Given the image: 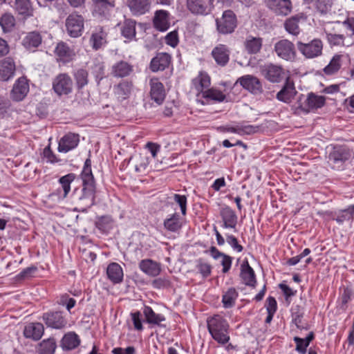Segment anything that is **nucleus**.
I'll list each match as a JSON object with an SVG mask.
<instances>
[{
    "mask_svg": "<svg viewBox=\"0 0 354 354\" xmlns=\"http://www.w3.org/2000/svg\"><path fill=\"white\" fill-rule=\"evenodd\" d=\"M35 115L40 119L46 118L48 115V105L44 102H39L37 104Z\"/></svg>",
    "mask_w": 354,
    "mask_h": 354,
    "instance_id": "69168bd1",
    "label": "nucleus"
},
{
    "mask_svg": "<svg viewBox=\"0 0 354 354\" xmlns=\"http://www.w3.org/2000/svg\"><path fill=\"white\" fill-rule=\"evenodd\" d=\"M139 268L145 274L151 276H158L161 271L160 263L149 259H142L139 263Z\"/></svg>",
    "mask_w": 354,
    "mask_h": 354,
    "instance_id": "e433bc0d",
    "label": "nucleus"
},
{
    "mask_svg": "<svg viewBox=\"0 0 354 354\" xmlns=\"http://www.w3.org/2000/svg\"><path fill=\"white\" fill-rule=\"evenodd\" d=\"M172 58L167 53H157L151 59L149 64V69L153 73L163 71L169 68L171 64Z\"/></svg>",
    "mask_w": 354,
    "mask_h": 354,
    "instance_id": "2eb2a0df",
    "label": "nucleus"
},
{
    "mask_svg": "<svg viewBox=\"0 0 354 354\" xmlns=\"http://www.w3.org/2000/svg\"><path fill=\"white\" fill-rule=\"evenodd\" d=\"M80 142L79 134L74 133H68L64 135L59 141L58 151L67 153L76 148Z\"/></svg>",
    "mask_w": 354,
    "mask_h": 354,
    "instance_id": "412c9836",
    "label": "nucleus"
},
{
    "mask_svg": "<svg viewBox=\"0 0 354 354\" xmlns=\"http://www.w3.org/2000/svg\"><path fill=\"white\" fill-rule=\"evenodd\" d=\"M106 274L108 279L114 284L120 283L123 280V270L118 263L113 262L107 266Z\"/></svg>",
    "mask_w": 354,
    "mask_h": 354,
    "instance_id": "c9c22d12",
    "label": "nucleus"
},
{
    "mask_svg": "<svg viewBox=\"0 0 354 354\" xmlns=\"http://www.w3.org/2000/svg\"><path fill=\"white\" fill-rule=\"evenodd\" d=\"M196 268L203 278H207L212 273V266L204 261L203 259L196 260Z\"/></svg>",
    "mask_w": 354,
    "mask_h": 354,
    "instance_id": "bf43d9fd",
    "label": "nucleus"
},
{
    "mask_svg": "<svg viewBox=\"0 0 354 354\" xmlns=\"http://www.w3.org/2000/svg\"><path fill=\"white\" fill-rule=\"evenodd\" d=\"M150 97L157 104L160 105L165 101L166 97L165 89L163 84L157 77H152L149 81Z\"/></svg>",
    "mask_w": 354,
    "mask_h": 354,
    "instance_id": "f3484780",
    "label": "nucleus"
},
{
    "mask_svg": "<svg viewBox=\"0 0 354 354\" xmlns=\"http://www.w3.org/2000/svg\"><path fill=\"white\" fill-rule=\"evenodd\" d=\"M164 228L173 233L180 231L183 226V221L178 213L175 212L169 215L163 221Z\"/></svg>",
    "mask_w": 354,
    "mask_h": 354,
    "instance_id": "2f4dec72",
    "label": "nucleus"
},
{
    "mask_svg": "<svg viewBox=\"0 0 354 354\" xmlns=\"http://www.w3.org/2000/svg\"><path fill=\"white\" fill-rule=\"evenodd\" d=\"M202 97L206 100L205 104L209 103L210 101L222 102L226 98L225 95L221 91L214 88H210L205 90L204 92H202ZM201 103L202 104H205V102H203Z\"/></svg>",
    "mask_w": 354,
    "mask_h": 354,
    "instance_id": "de8ad7c7",
    "label": "nucleus"
},
{
    "mask_svg": "<svg viewBox=\"0 0 354 354\" xmlns=\"http://www.w3.org/2000/svg\"><path fill=\"white\" fill-rule=\"evenodd\" d=\"M84 17L77 12L70 14L66 19L65 26L67 34L73 38L80 37L84 31Z\"/></svg>",
    "mask_w": 354,
    "mask_h": 354,
    "instance_id": "423d86ee",
    "label": "nucleus"
},
{
    "mask_svg": "<svg viewBox=\"0 0 354 354\" xmlns=\"http://www.w3.org/2000/svg\"><path fill=\"white\" fill-rule=\"evenodd\" d=\"M299 52L306 59H314L322 55L324 44L320 39L315 38L309 42H297Z\"/></svg>",
    "mask_w": 354,
    "mask_h": 354,
    "instance_id": "20e7f679",
    "label": "nucleus"
},
{
    "mask_svg": "<svg viewBox=\"0 0 354 354\" xmlns=\"http://www.w3.org/2000/svg\"><path fill=\"white\" fill-rule=\"evenodd\" d=\"M81 340L78 335L73 332H68L64 335L60 341V347L64 351H70L78 347Z\"/></svg>",
    "mask_w": 354,
    "mask_h": 354,
    "instance_id": "7c9ffc66",
    "label": "nucleus"
},
{
    "mask_svg": "<svg viewBox=\"0 0 354 354\" xmlns=\"http://www.w3.org/2000/svg\"><path fill=\"white\" fill-rule=\"evenodd\" d=\"M126 5L133 16L139 17L149 12L151 0H127Z\"/></svg>",
    "mask_w": 354,
    "mask_h": 354,
    "instance_id": "a211bd4d",
    "label": "nucleus"
},
{
    "mask_svg": "<svg viewBox=\"0 0 354 354\" xmlns=\"http://www.w3.org/2000/svg\"><path fill=\"white\" fill-rule=\"evenodd\" d=\"M153 26L160 32L167 30L170 26L169 12L165 10H158L154 13Z\"/></svg>",
    "mask_w": 354,
    "mask_h": 354,
    "instance_id": "cd10ccee",
    "label": "nucleus"
},
{
    "mask_svg": "<svg viewBox=\"0 0 354 354\" xmlns=\"http://www.w3.org/2000/svg\"><path fill=\"white\" fill-rule=\"evenodd\" d=\"M133 82L128 80H122L114 86V93L120 101L129 98L133 89Z\"/></svg>",
    "mask_w": 354,
    "mask_h": 354,
    "instance_id": "72a5a7b5",
    "label": "nucleus"
},
{
    "mask_svg": "<svg viewBox=\"0 0 354 354\" xmlns=\"http://www.w3.org/2000/svg\"><path fill=\"white\" fill-rule=\"evenodd\" d=\"M178 42V35L176 30L171 31L165 36V43L173 48L176 47Z\"/></svg>",
    "mask_w": 354,
    "mask_h": 354,
    "instance_id": "0e129e2a",
    "label": "nucleus"
},
{
    "mask_svg": "<svg viewBox=\"0 0 354 354\" xmlns=\"http://www.w3.org/2000/svg\"><path fill=\"white\" fill-rule=\"evenodd\" d=\"M136 21L133 19H125L121 27L122 35L128 40H132L136 37Z\"/></svg>",
    "mask_w": 354,
    "mask_h": 354,
    "instance_id": "8fccbe9b",
    "label": "nucleus"
},
{
    "mask_svg": "<svg viewBox=\"0 0 354 354\" xmlns=\"http://www.w3.org/2000/svg\"><path fill=\"white\" fill-rule=\"evenodd\" d=\"M37 271V267L35 266H31L24 269L17 275H16V279L17 281L24 280L30 278Z\"/></svg>",
    "mask_w": 354,
    "mask_h": 354,
    "instance_id": "052dcab7",
    "label": "nucleus"
},
{
    "mask_svg": "<svg viewBox=\"0 0 354 354\" xmlns=\"http://www.w3.org/2000/svg\"><path fill=\"white\" fill-rule=\"evenodd\" d=\"M75 174L73 173L68 174L59 179V183L63 190L62 197L66 198L71 191V184L75 179Z\"/></svg>",
    "mask_w": 354,
    "mask_h": 354,
    "instance_id": "4d7b16f0",
    "label": "nucleus"
},
{
    "mask_svg": "<svg viewBox=\"0 0 354 354\" xmlns=\"http://www.w3.org/2000/svg\"><path fill=\"white\" fill-rule=\"evenodd\" d=\"M302 2L304 5H313L321 15L328 13L333 6V0H302Z\"/></svg>",
    "mask_w": 354,
    "mask_h": 354,
    "instance_id": "c03bdc74",
    "label": "nucleus"
},
{
    "mask_svg": "<svg viewBox=\"0 0 354 354\" xmlns=\"http://www.w3.org/2000/svg\"><path fill=\"white\" fill-rule=\"evenodd\" d=\"M354 296V290L351 285L343 286L339 288V308L345 311L348 308V304Z\"/></svg>",
    "mask_w": 354,
    "mask_h": 354,
    "instance_id": "4c0bfd02",
    "label": "nucleus"
},
{
    "mask_svg": "<svg viewBox=\"0 0 354 354\" xmlns=\"http://www.w3.org/2000/svg\"><path fill=\"white\" fill-rule=\"evenodd\" d=\"M351 157L349 149L345 146H337L334 147L333 151L329 153L328 160L330 162L337 165H342Z\"/></svg>",
    "mask_w": 354,
    "mask_h": 354,
    "instance_id": "4be33fe9",
    "label": "nucleus"
},
{
    "mask_svg": "<svg viewBox=\"0 0 354 354\" xmlns=\"http://www.w3.org/2000/svg\"><path fill=\"white\" fill-rule=\"evenodd\" d=\"M0 26L5 33L10 32L15 26V19L11 13H4L0 17Z\"/></svg>",
    "mask_w": 354,
    "mask_h": 354,
    "instance_id": "6e6d98bb",
    "label": "nucleus"
},
{
    "mask_svg": "<svg viewBox=\"0 0 354 354\" xmlns=\"http://www.w3.org/2000/svg\"><path fill=\"white\" fill-rule=\"evenodd\" d=\"M214 0H187V9L194 15H207L214 8Z\"/></svg>",
    "mask_w": 354,
    "mask_h": 354,
    "instance_id": "f8f14e48",
    "label": "nucleus"
},
{
    "mask_svg": "<svg viewBox=\"0 0 354 354\" xmlns=\"http://www.w3.org/2000/svg\"><path fill=\"white\" fill-rule=\"evenodd\" d=\"M91 153L86 159L82 171L80 175L82 187L75 188L71 195V201L74 205V211L86 212L95 203L96 182L91 169Z\"/></svg>",
    "mask_w": 354,
    "mask_h": 354,
    "instance_id": "f257e3e1",
    "label": "nucleus"
},
{
    "mask_svg": "<svg viewBox=\"0 0 354 354\" xmlns=\"http://www.w3.org/2000/svg\"><path fill=\"white\" fill-rule=\"evenodd\" d=\"M335 23L342 24V26L347 30L351 32V35L354 36V17H347L344 21H337Z\"/></svg>",
    "mask_w": 354,
    "mask_h": 354,
    "instance_id": "774afa93",
    "label": "nucleus"
},
{
    "mask_svg": "<svg viewBox=\"0 0 354 354\" xmlns=\"http://www.w3.org/2000/svg\"><path fill=\"white\" fill-rule=\"evenodd\" d=\"M108 34L102 26H97L91 32L89 44L93 50H98L107 44Z\"/></svg>",
    "mask_w": 354,
    "mask_h": 354,
    "instance_id": "6ab92c4d",
    "label": "nucleus"
},
{
    "mask_svg": "<svg viewBox=\"0 0 354 354\" xmlns=\"http://www.w3.org/2000/svg\"><path fill=\"white\" fill-rule=\"evenodd\" d=\"M42 320L47 327L53 329H63L67 325V319L60 310H50L44 313L42 315Z\"/></svg>",
    "mask_w": 354,
    "mask_h": 354,
    "instance_id": "6e6552de",
    "label": "nucleus"
},
{
    "mask_svg": "<svg viewBox=\"0 0 354 354\" xmlns=\"http://www.w3.org/2000/svg\"><path fill=\"white\" fill-rule=\"evenodd\" d=\"M113 220L110 215L97 216L95 221V227L102 233L107 234L113 228Z\"/></svg>",
    "mask_w": 354,
    "mask_h": 354,
    "instance_id": "79ce46f5",
    "label": "nucleus"
},
{
    "mask_svg": "<svg viewBox=\"0 0 354 354\" xmlns=\"http://www.w3.org/2000/svg\"><path fill=\"white\" fill-rule=\"evenodd\" d=\"M250 93L257 95L263 92L261 81L257 77L252 75H246L239 77L236 82Z\"/></svg>",
    "mask_w": 354,
    "mask_h": 354,
    "instance_id": "4468645a",
    "label": "nucleus"
},
{
    "mask_svg": "<svg viewBox=\"0 0 354 354\" xmlns=\"http://www.w3.org/2000/svg\"><path fill=\"white\" fill-rule=\"evenodd\" d=\"M43 37L38 30H32L26 34L21 41L23 47L30 51L36 52L41 46Z\"/></svg>",
    "mask_w": 354,
    "mask_h": 354,
    "instance_id": "dca6fc26",
    "label": "nucleus"
},
{
    "mask_svg": "<svg viewBox=\"0 0 354 354\" xmlns=\"http://www.w3.org/2000/svg\"><path fill=\"white\" fill-rule=\"evenodd\" d=\"M44 333V327L41 323L33 322L27 324L24 330V335L26 338L39 340Z\"/></svg>",
    "mask_w": 354,
    "mask_h": 354,
    "instance_id": "473e14b6",
    "label": "nucleus"
},
{
    "mask_svg": "<svg viewBox=\"0 0 354 354\" xmlns=\"http://www.w3.org/2000/svg\"><path fill=\"white\" fill-rule=\"evenodd\" d=\"M133 73V66L128 62L120 60L111 66V74L116 78H124Z\"/></svg>",
    "mask_w": 354,
    "mask_h": 354,
    "instance_id": "393cba45",
    "label": "nucleus"
},
{
    "mask_svg": "<svg viewBox=\"0 0 354 354\" xmlns=\"http://www.w3.org/2000/svg\"><path fill=\"white\" fill-rule=\"evenodd\" d=\"M238 297L239 292L235 288L232 287L228 288L222 297V303L223 307L225 308H232L234 306L235 301Z\"/></svg>",
    "mask_w": 354,
    "mask_h": 354,
    "instance_id": "5fc2aeb1",
    "label": "nucleus"
},
{
    "mask_svg": "<svg viewBox=\"0 0 354 354\" xmlns=\"http://www.w3.org/2000/svg\"><path fill=\"white\" fill-rule=\"evenodd\" d=\"M94 12L99 15L106 16L115 7V1L110 0H93Z\"/></svg>",
    "mask_w": 354,
    "mask_h": 354,
    "instance_id": "37998d69",
    "label": "nucleus"
},
{
    "mask_svg": "<svg viewBox=\"0 0 354 354\" xmlns=\"http://www.w3.org/2000/svg\"><path fill=\"white\" fill-rule=\"evenodd\" d=\"M174 200L179 205L182 215L185 216L187 214V197L185 195L175 194Z\"/></svg>",
    "mask_w": 354,
    "mask_h": 354,
    "instance_id": "e2e57ef3",
    "label": "nucleus"
},
{
    "mask_svg": "<svg viewBox=\"0 0 354 354\" xmlns=\"http://www.w3.org/2000/svg\"><path fill=\"white\" fill-rule=\"evenodd\" d=\"M57 348V342L55 337H50L43 339L36 347L39 354H54Z\"/></svg>",
    "mask_w": 354,
    "mask_h": 354,
    "instance_id": "a18cd8bd",
    "label": "nucleus"
},
{
    "mask_svg": "<svg viewBox=\"0 0 354 354\" xmlns=\"http://www.w3.org/2000/svg\"><path fill=\"white\" fill-rule=\"evenodd\" d=\"M240 277L245 286L253 288L256 287V274L247 259L244 260L241 265Z\"/></svg>",
    "mask_w": 354,
    "mask_h": 354,
    "instance_id": "a878e982",
    "label": "nucleus"
},
{
    "mask_svg": "<svg viewBox=\"0 0 354 354\" xmlns=\"http://www.w3.org/2000/svg\"><path fill=\"white\" fill-rule=\"evenodd\" d=\"M261 73L264 77L272 83H279L286 76L285 71L281 66L272 63L266 64L261 69Z\"/></svg>",
    "mask_w": 354,
    "mask_h": 354,
    "instance_id": "9b49d317",
    "label": "nucleus"
},
{
    "mask_svg": "<svg viewBox=\"0 0 354 354\" xmlns=\"http://www.w3.org/2000/svg\"><path fill=\"white\" fill-rule=\"evenodd\" d=\"M131 319L134 328L137 330H142L143 326L142 322V315L140 311H136L131 313Z\"/></svg>",
    "mask_w": 354,
    "mask_h": 354,
    "instance_id": "338daca9",
    "label": "nucleus"
},
{
    "mask_svg": "<svg viewBox=\"0 0 354 354\" xmlns=\"http://www.w3.org/2000/svg\"><path fill=\"white\" fill-rule=\"evenodd\" d=\"M143 314L145 315L146 322L149 324L164 328L166 327V325L161 324V322L166 320L165 315L156 313L150 306H145L143 308Z\"/></svg>",
    "mask_w": 354,
    "mask_h": 354,
    "instance_id": "f704fd0d",
    "label": "nucleus"
},
{
    "mask_svg": "<svg viewBox=\"0 0 354 354\" xmlns=\"http://www.w3.org/2000/svg\"><path fill=\"white\" fill-rule=\"evenodd\" d=\"M268 8L278 16H287L292 10L290 0H264Z\"/></svg>",
    "mask_w": 354,
    "mask_h": 354,
    "instance_id": "ddd939ff",
    "label": "nucleus"
},
{
    "mask_svg": "<svg viewBox=\"0 0 354 354\" xmlns=\"http://www.w3.org/2000/svg\"><path fill=\"white\" fill-rule=\"evenodd\" d=\"M307 20V15L304 12H299L286 19L284 28L293 36H297L300 32L299 23L305 22Z\"/></svg>",
    "mask_w": 354,
    "mask_h": 354,
    "instance_id": "aec40b11",
    "label": "nucleus"
},
{
    "mask_svg": "<svg viewBox=\"0 0 354 354\" xmlns=\"http://www.w3.org/2000/svg\"><path fill=\"white\" fill-rule=\"evenodd\" d=\"M207 326L212 337L218 344L224 345L230 341V325L223 315L216 314L209 317Z\"/></svg>",
    "mask_w": 354,
    "mask_h": 354,
    "instance_id": "f03ea898",
    "label": "nucleus"
},
{
    "mask_svg": "<svg viewBox=\"0 0 354 354\" xmlns=\"http://www.w3.org/2000/svg\"><path fill=\"white\" fill-rule=\"evenodd\" d=\"M304 97L303 94L299 97L297 103L298 108L304 113H309L310 111L317 110L322 108L326 104V97L322 95H318L310 92L308 94L304 102H302V98Z\"/></svg>",
    "mask_w": 354,
    "mask_h": 354,
    "instance_id": "39448f33",
    "label": "nucleus"
},
{
    "mask_svg": "<svg viewBox=\"0 0 354 354\" xmlns=\"http://www.w3.org/2000/svg\"><path fill=\"white\" fill-rule=\"evenodd\" d=\"M16 71V66L13 58L7 57L0 63V79L8 81L12 78Z\"/></svg>",
    "mask_w": 354,
    "mask_h": 354,
    "instance_id": "c756f323",
    "label": "nucleus"
},
{
    "mask_svg": "<svg viewBox=\"0 0 354 354\" xmlns=\"http://www.w3.org/2000/svg\"><path fill=\"white\" fill-rule=\"evenodd\" d=\"M220 216L223 221L222 227L223 228L233 229L236 231V225L238 223V216L236 212L229 206H225L220 209Z\"/></svg>",
    "mask_w": 354,
    "mask_h": 354,
    "instance_id": "b1692460",
    "label": "nucleus"
},
{
    "mask_svg": "<svg viewBox=\"0 0 354 354\" xmlns=\"http://www.w3.org/2000/svg\"><path fill=\"white\" fill-rule=\"evenodd\" d=\"M326 39L330 46H344L346 37L343 34H335L325 31Z\"/></svg>",
    "mask_w": 354,
    "mask_h": 354,
    "instance_id": "13d9d810",
    "label": "nucleus"
},
{
    "mask_svg": "<svg viewBox=\"0 0 354 354\" xmlns=\"http://www.w3.org/2000/svg\"><path fill=\"white\" fill-rule=\"evenodd\" d=\"M297 93L294 82L290 81V77H287L284 85L277 94V99L284 103H290Z\"/></svg>",
    "mask_w": 354,
    "mask_h": 354,
    "instance_id": "5701e85b",
    "label": "nucleus"
},
{
    "mask_svg": "<svg viewBox=\"0 0 354 354\" xmlns=\"http://www.w3.org/2000/svg\"><path fill=\"white\" fill-rule=\"evenodd\" d=\"M73 78L75 86L78 91H80L88 82V72L84 68H78L73 73Z\"/></svg>",
    "mask_w": 354,
    "mask_h": 354,
    "instance_id": "3c124183",
    "label": "nucleus"
},
{
    "mask_svg": "<svg viewBox=\"0 0 354 354\" xmlns=\"http://www.w3.org/2000/svg\"><path fill=\"white\" fill-rule=\"evenodd\" d=\"M342 57V55L335 54L330 59L329 64L323 69L324 73L327 75L337 73L341 68Z\"/></svg>",
    "mask_w": 354,
    "mask_h": 354,
    "instance_id": "603ef678",
    "label": "nucleus"
},
{
    "mask_svg": "<svg viewBox=\"0 0 354 354\" xmlns=\"http://www.w3.org/2000/svg\"><path fill=\"white\" fill-rule=\"evenodd\" d=\"M28 80L26 77L18 78L13 84L10 93V97L14 102H21L29 93Z\"/></svg>",
    "mask_w": 354,
    "mask_h": 354,
    "instance_id": "9d476101",
    "label": "nucleus"
},
{
    "mask_svg": "<svg viewBox=\"0 0 354 354\" xmlns=\"http://www.w3.org/2000/svg\"><path fill=\"white\" fill-rule=\"evenodd\" d=\"M211 54L218 66H225L230 61V50L225 44H218L215 46Z\"/></svg>",
    "mask_w": 354,
    "mask_h": 354,
    "instance_id": "c85d7f7f",
    "label": "nucleus"
},
{
    "mask_svg": "<svg viewBox=\"0 0 354 354\" xmlns=\"http://www.w3.org/2000/svg\"><path fill=\"white\" fill-rule=\"evenodd\" d=\"M192 83L194 88L202 94V92L205 91L204 89L210 86V77L207 73L201 71L198 76L192 80Z\"/></svg>",
    "mask_w": 354,
    "mask_h": 354,
    "instance_id": "a19ab883",
    "label": "nucleus"
},
{
    "mask_svg": "<svg viewBox=\"0 0 354 354\" xmlns=\"http://www.w3.org/2000/svg\"><path fill=\"white\" fill-rule=\"evenodd\" d=\"M315 335L313 331L310 332L305 338L295 336L293 341L296 344L295 351L300 354H306L307 348L310 343L315 339Z\"/></svg>",
    "mask_w": 354,
    "mask_h": 354,
    "instance_id": "09e8293b",
    "label": "nucleus"
},
{
    "mask_svg": "<svg viewBox=\"0 0 354 354\" xmlns=\"http://www.w3.org/2000/svg\"><path fill=\"white\" fill-rule=\"evenodd\" d=\"M226 241L234 251L237 252H243V247L239 244L237 238L234 235L226 234Z\"/></svg>",
    "mask_w": 354,
    "mask_h": 354,
    "instance_id": "680f3d73",
    "label": "nucleus"
},
{
    "mask_svg": "<svg viewBox=\"0 0 354 354\" xmlns=\"http://www.w3.org/2000/svg\"><path fill=\"white\" fill-rule=\"evenodd\" d=\"M54 53L58 57H59L60 59L64 62H69L72 60L73 57L75 55L74 50L64 41L57 43Z\"/></svg>",
    "mask_w": 354,
    "mask_h": 354,
    "instance_id": "58836bf2",
    "label": "nucleus"
},
{
    "mask_svg": "<svg viewBox=\"0 0 354 354\" xmlns=\"http://www.w3.org/2000/svg\"><path fill=\"white\" fill-rule=\"evenodd\" d=\"M326 214L333 221H335L339 225L345 221H353L354 218V205H349L347 208L337 212H326Z\"/></svg>",
    "mask_w": 354,
    "mask_h": 354,
    "instance_id": "bb28decb",
    "label": "nucleus"
},
{
    "mask_svg": "<svg viewBox=\"0 0 354 354\" xmlns=\"http://www.w3.org/2000/svg\"><path fill=\"white\" fill-rule=\"evenodd\" d=\"M15 9L17 14L24 19L33 15V8L30 0H15Z\"/></svg>",
    "mask_w": 354,
    "mask_h": 354,
    "instance_id": "ea45409f",
    "label": "nucleus"
},
{
    "mask_svg": "<svg viewBox=\"0 0 354 354\" xmlns=\"http://www.w3.org/2000/svg\"><path fill=\"white\" fill-rule=\"evenodd\" d=\"M216 29L220 35H230L236 30L239 21L236 13L230 9L223 12L220 17L215 19Z\"/></svg>",
    "mask_w": 354,
    "mask_h": 354,
    "instance_id": "7ed1b4c3",
    "label": "nucleus"
},
{
    "mask_svg": "<svg viewBox=\"0 0 354 354\" xmlns=\"http://www.w3.org/2000/svg\"><path fill=\"white\" fill-rule=\"evenodd\" d=\"M53 91L58 95H68L73 91V82L67 73H59L53 80Z\"/></svg>",
    "mask_w": 354,
    "mask_h": 354,
    "instance_id": "0eeeda50",
    "label": "nucleus"
},
{
    "mask_svg": "<svg viewBox=\"0 0 354 354\" xmlns=\"http://www.w3.org/2000/svg\"><path fill=\"white\" fill-rule=\"evenodd\" d=\"M263 45V39L261 37H255L249 35L244 41L245 50L249 54H257L260 52Z\"/></svg>",
    "mask_w": 354,
    "mask_h": 354,
    "instance_id": "49530a36",
    "label": "nucleus"
},
{
    "mask_svg": "<svg viewBox=\"0 0 354 354\" xmlns=\"http://www.w3.org/2000/svg\"><path fill=\"white\" fill-rule=\"evenodd\" d=\"M277 56L286 61H294L297 56L295 45L288 39H281L274 44Z\"/></svg>",
    "mask_w": 354,
    "mask_h": 354,
    "instance_id": "1a4fd4ad",
    "label": "nucleus"
},
{
    "mask_svg": "<svg viewBox=\"0 0 354 354\" xmlns=\"http://www.w3.org/2000/svg\"><path fill=\"white\" fill-rule=\"evenodd\" d=\"M91 73L94 76L97 85H100V82L105 77V66L104 62L97 59H95L91 66Z\"/></svg>",
    "mask_w": 354,
    "mask_h": 354,
    "instance_id": "864d4df0",
    "label": "nucleus"
}]
</instances>
